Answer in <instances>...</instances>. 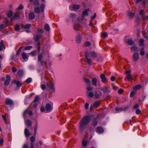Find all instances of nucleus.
Masks as SVG:
<instances>
[{"label": "nucleus", "mask_w": 148, "mask_h": 148, "mask_svg": "<svg viewBox=\"0 0 148 148\" xmlns=\"http://www.w3.org/2000/svg\"><path fill=\"white\" fill-rule=\"evenodd\" d=\"M43 58V56L42 54H40L38 57V60L39 62H40L41 63L42 65L43 64V61L42 60V59Z\"/></svg>", "instance_id": "4be33fe9"}, {"label": "nucleus", "mask_w": 148, "mask_h": 148, "mask_svg": "<svg viewBox=\"0 0 148 148\" xmlns=\"http://www.w3.org/2000/svg\"><path fill=\"white\" fill-rule=\"evenodd\" d=\"M31 26L30 24H26L24 25V27L26 29H28Z\"/></svg>", "instance_id": "6e6d98bb"}, {"label": "nucleus", "mask_w": 148, "mask_h": 148, "mask_svg": "<svg viewBox=\"0 0 148 148\" xmlns=\"http://www.w3.org/2000/svg\"><path fill=\"white\" fill-rule=\"evenodd\" d=\"M91 119L90 115L85 116L82 117L79 123V129L81 132H82L87 127V125Z\"/></svg>", "instance_id": "f257e3e1"}, {"label": "nucleus", "mask_w": 148, "mask_h": 148, "mask_svg": "<svg viewBox=\"0 0 148 148\" xmlns=\"http://www.w3.org/2000/svg\"><path fill=\"white\" fill-rule=\"evenodd\" d=\"M18 75L20 77L22 76L23 74V71L22 70H20L18 72Z\"/></svg>", "instance_id": "a19ab883"}, {"label": "nucleus", "mask_w": 148, "mask_h": 148, "mask_svg": "<svg viewBox=\"0 0 148 148\" xmlns=\"http://www.w3.org/2000/svg\"><path fill=\"white\" fill-rule=\"evenodd\" d=\"M30 54L32 56H34L36 55V52L35 51H34L33 52H32L30 53Z\"/></svg>", "instance_id": "bf43d9fd"}, {"label": "nucleus", "mask_w": 148, "mask_h": 148, "mask_svg": "<svg viewBox=\"0 0 148 148\" xmlns=\"http://www.w3.org/2000/svg\"><path fill=\"white\" fill-rule=\"evenodd\" d=\"M45 28L47 31H49L50 30V27L48 24H46L45 25Z\"/></svg>", "instance_id": "e433bc0d"}, {"label": "nucleus", "mask_w": 148, "mask_h": 148, "mask_svg": "<svg viewBox=\"0 0 148 148\" xmlns=\"http://www.w3.org/2000/svg\"><path fill=\"white\" fill-rule=\"evenodd\" d=\"M45 4H41V5L40 6V10H41V12H42L44 11V9L45 8Z\"/></svg>", "instance_id": "c9c22d12"}, {"label": "nucleus", "mask_w": 148, "mask_h": 148, "mask_svg": "<svg viewBox=\"0 0 148 148\" xmlns=\"http://www.w3.org/2000/svg\"><path fill=\"white\" fill-rule=\"evenodd\" d=\"M104 132L103 128L100 127H98L96 128V132L99 133H102Z\"/></svg>", "instance_id": "2eb2a0df"}, {"label": "nucleus", "mask_w": 148, "mask_h": 148, "mask_svg": "<svg viewBox=\"0 0 148 148\" xmlns=\"http://www.w3.org/2000/svg\"><path fill=\"white\" fill-rule=\"evenodd\" d=\"M24 134L26 137H29L31 135V134L29 132V130L26 128H25V129Z\"/></svg>", "instance_id": "a211bd4d"}, {"label": "nucleus", "mask_w": 148, "mask_h": 148, "mask_svg": "<svg viewBox=\"0 0 148 148\" xmlns=\"http://www.w3.org/2000/svg\"><path fill=\"white\" fill-rule=\"evenodd\" d=\"M34 11L36 13H39L40 12V9L39 7H36L35 8Z\"/></svg>", "instance_id": "7c9ffc66"}, {"label": "nucleus", "mask_w": 148, "mask_h": 148, "mask_svg": "<svg viewBox=\"0 0 148 148\" xmlns=\"http://www.w3.org/2000/svg\"><path fill=\"white\" fill-rule=\"evenodd\" d=\"M112 86L113 89L115 91L117 90L118 88L117 87L115 86L113 84H112Z\"/></svg>", "instance_id": "de8ad7c7"}, {"label": "nucleus", "mask_w": 148, "mask_h": 148, "mask_svg": "<svg viewBox=\"0 0 148 148\" xmlns=\"http://www.w3.org/2000/svg\"><path fill=\"white\" fill-rule=\"evenodd\" d=\"M139 106V105L138 104H137L135 105V106L133 107V108L134 109H136L138 108Z\"/></svg>", "instance_id": "e2e57ef3"}, {"label": "nucleus", "mask_w": 148, "mask_h": 148, "mask_svg": "<svg viewBox=\"0 0 148 148\" xmlns=\"http://www.w3.org/2000/svg\"><path fill=\"white\" fill-rule=\"evenodd\" d=\"M3 139L1 138H0V144L1 145H2L3 144Z\"/></svg>", "instance_id": "69168bd1"}, {"label": "nucleus", "mask_w": 148, "mask_h": 148, "mask_svg": "<svg viewBox=\"0 0 148 148\" xmlns=\"http://www.w3.org/2000/svg\"><path fill=\"white\" fill-rule=\"evenodd\" d=\"M47 87L49 88V89L52 90L53 91H54L55 90V88L54 87L53 84L51 82H49L47 83Z\"/></svg>", "instance_id": "39448f33"}, {"label": "nucleus", "mask_w": 148, "mask_h": 148, "mask_svg": "<svg viewBox=\"0 0 148 148\" xmlns=\"http://www.w3.org/2000/svg\"><path fill=\"white\" fill-rule=\"evenodd\" d=\"M14 82L16 84L17 87H20L22 85V83L19 81L14 80Z\"/></svg>", "instance_id": "b1692460"}, {"label": "nucleus", "mask_w": 148, "mask_h": 148, "mask_svg": "<svg viewBox=\"0 0 148 148\" xmlns=\"http://www.w3.org/2000/svg\"><path fill=\"white\" fill-rule=\"evenodd\" d=\"M10 80V76L9 75H7L6 77V79L5 82V85L8 86L9 84Z\"/></svg>", "instance_id": "f8f14e48"}, {"label": "nucleus", "mask_w": 148, "mask_h": 148, "mask_svg": "<svg viewBox=\"0 0 148 148\" xmlns=\"http://www.w3.org/2000/svg\"><path fill=\"white\" fill-rule=\"evenodd\" d=\"M25 123L28 127L31 126L32 125V123L29 120H25Z\"/></svg>", "instance_id": "5701e85b"}, {"label": "nucleus", "mask_w": 148, "mask_h": 148, "mask_svg": "<svg viewBox=\"0 0 148 148\" xmlns=\"http://www.w3.org/2000/svg\"><path fill=\"white\" fill-rule=\"evenodd\" d=\"M30 139L31 141L30 148H34L33 142L35 140V138L34 137L32 136L31 137Z\"/></svg>", "instance_id": "4468645a"}, {"label": "nucleus", "mask_w": 148, "mask_h": 148, "mask_svg": "<svg viewBox=\"0 0 148 148\" xmlns=\"http://www.w3.org/2000/svg\"><path fill=\"white\" fill-rule=\"evenodd\" d=\"M80 6L78 5H74L73 6L70 5L69 8V9L71 10H77L79 9L80 8Z\"/></svg>", "instance_id": "423d86ee"}, {"label": "nucleus", "mask_w": 148, "mask_h": 148, "mask_svg": "<svg viewBox=\"0 0 148 148\" xmlns=\"http://www.w3.org/2000/svg\"><path fill=\"white\" fill-rule=\"evenodd\" d=\"M76 17L75 14L74 13H71L69 16V19L66 20L67 22H71L73 21Z\"/></svg>", "instance_id": "20e7f679"}, {"label": "nucleus", "mask_w": 148, "mask_h": 148, "mask_svg": "<svg viewBox=\"0 0 148 148\" xmlns=\"http://www.w3.org/2000/svg\"><path fill=\"white\" fill-rule=\"evenodd\" d=\"M5 49V47L4 45H0V51L2 50L3 49Z\"/></svg>", "instance_id": "864d4df0"}, {"label": "nucleus", "mask_w": 148, "mask_h": 148, "mask_svg": "<svg viewBox=\"0 0 148 148\" xmlns=\"http://www.w3.org/2000/svg\"><path fill=\"white\" fill-rule=\"evenodd\" d=\"M23 148H29L28 145L26 144H25L23 146Z\"/></svg>", "instance_id": "774afa93"}, {"label": "nucleus", "mask_w": 148, "mask_h": 148, "mask_svg": "<svg viewBox=\"0 0 148 148\" xmlns=\"http://www.w3.org/2000/svg\"><path fill=\"white\" fill-rule=\"evenodd\" d=\"M127 42L129 45H133L134 43V42L132 39L128 40Z\"/></svg>", "instance_id": "c756f323"}, {"label": "nucleus", "mask_w": 148, "mask_h": 148, "mask_svg": "<svg viewBox=\"0 0 148 148\" xmlns=\"http://www.w3.org/2000/svg\"><path fill=\"white\" fill-rule=\"evenodd\" d=\"M87 91H90L92 90L93 89V87L92 86H90V85H89V86L87 87Z\"/></svg>", "instance_id": "58836bf2"}, {"label": "nucleus", "mask_w": 148, "mask_h": 148, "mask_svg": "<svg viewBox=\"0 0 148 148\" xmlns=\"http://www.w3.org/2000/svg\"><path fill=\"white\" fill-rule=\"evenodd\" d=\"M99 105V102L98 101H96L93 104V106L94 107H96Z\"/></svg>", "instance_id": "a18cd8bd"}, {"label": "nucleus", "mask_w": 148, "mask_h": 148, "mask_svg": "<svg viewBox=\"0 0 148 148\" xmlns=\"http://www.w3.org/2000/svg\"><path fill=\"white\" fill-rule=\"evenodd\" d=\"M140 54L142 56H143L145 54V52L144 51V48H142L140 50Z\"/></svg>", "instance_id": "ea45409f"}, {"label": "nucleus", "mask_w": 148, "mask_h": 148, "mask_svg": "<svg viewBox=\"0 0 148 148\" xmlns=\"http://www.w3.org/2000/svg\"><path fill=\"white\" fill-rule=\"evenodd\" d=\"M97 56V53L94 51H91L86 53L85 57L86 62L89 65H91L92 63L91 60L89 58L92 59L96 58Z\"/></svg>", "instance_id": "f03ea898"}, {"label": "nucleus", "mask_w": 148, "mask_h": 148, "mask_svg": "<svg viewBox=\"0 0 148 148\" xmlns=\"http://www.w3.org/2000/svg\"><path fill=\"white\" fill-rule=\"evenodd\" d=\"M136 91L134 90V91H133L131 92L130 95V96L131 98H132L134 97V95L136 93Z\"/></svg>", "instance_id": "79ce46f5"}, {"label": "nucleus", "mask_w": 148, "mask_h": 148, "mask_svg": "<svg viewBox=\"0 0 148 148\" xmlns=\"http://www.w3.org/2000/svg\"><path fill=\"white\" fill-rule=\"evenodd\" d=\"M38 31L39 33L42 34L43 32V30L42 29H38Z\"/></svg>", "instance_id": "680f3d73"}, {"label": "nucleus", "mask_w": 148, "mask_h": 148, "mask_svg": "<svg viewBox=\"0 0 148 148\" xmlns=\"http://www.w3.org/2000/svg\"><path fill=\"white\" fill-rule=\"evenodd\" d=\"M142 86L141 85H137L134 86L133 88L134 90L136 91V90L140 89L142 87Z\"/></svg>", "instance_id": "393cba45"}, {"label": "nucleus", "mask_w": 148, "mask_h": 148, "mask_svg": "<svg viewBox=\"0 0 148 148\" xmlns=\"http://www.w3.org/2000/svg\"><path fill=\"white\" fill-rule=\"evenodd\" d=\"M34 4L36 5H39V1L38 0H34Z\"/></svg>", "instance_id": "5fc2aeb1"}, {"label": "nucleus", "mask_w": 148, "mask_h": 148, "mask_svg": "<svg viewBox=\"0 0 148 148\" xmlns=\"http://www.w3.org/2000/svg\"><path fill=\"white\" fill-rule=\"evenodd\" d=\"M115 110L117 111H121L123 110V108L121 107L116 108H115Z\"/></svg>", "instance_id": "09e8293b"}, {"label": "nucleus", "mask_w": 148, "mask_h": 148, "mask_svg": "<svg viewBox=\"0 0 148 148\" xmlns=\"http://www.w3.org/2000/svg\"><path fill=\"white\" fill-rule=\"evenodd\" d=\"M23 8V6L22 5H20L18 8V10H21Z\"/></svg>", "instance_id": "13d9d810"}, {"label": "nucleus", "mask_w": 148, "mask_h": 148, "mask_svg": "<svg viewBox=\"0 0 148 148\" xmlns=\"http://www.w3.org/2000/svg\"><path fill=\"white\" fill-rule=\"evenodd\" d=\"M144 42V40L143 39H140L139 41L140 44L142 46L143 45Z\"/></svg>", "instance_id": "603ef678"}, {"label": "nucleus", "mask_w": 148, "mask_h": 148, "mask_svg": "<svg viewBox=\"0 0 148 148\" xmlns=\"http://www.w3.org/2000/svg\"><path fill=\"white\" fill-rule=\"evenodd\" d=\"M84 81L85 82L87 83L88 85H90V83L91 82V81L90 80L88 79L84 78Z\"/></svg>", "instance_id": "2f4dec72"}, {"label": "nucleus", "mask_w": 148, "mask_h": 148, "mask_svg": "<svg viewBox=\"0 0 148 148\" xmlns=\"http://www.w3.org/2000/svg\"><path fill=\"white\" fill-rule=\"evenodd\" d=\"M28 114L29 116H31L33 115V113L31 110H29L28 109H26L23 113V116L25 118L26 114Z\"/></svg>", "instance_id": "9d476101"}, {"label": "nucleus", "mask_w": 148, "mask_h": 148, "mask_svg": "<svg viewBox=\"0 0 148 148\" xmlns=\"http://www.w3.org/2000/svg\"><path fill=\"white\" fill-rule=\"evenodd\" d=\"M100 78L102 81L103 82H105L107 81V79L105 77V75L103 74H101L100 76Z\"/></svg>", "instance_id": "412c9836"}, {"label": "nucleus", "mask_w": 148, "mask_h": 148, "mask_svg": "<svg viewBox=\"0 0 148 148\" xmlns=\"http://www.w3.org/2000/svg\"><path fill=\"white\" fill-rule=\"evenodd\" d=\"M143 20H146L148 19V15L147 16L143 17Z\"/></svg>", "instance_id": "338daca9"}, {"label": "nucleus", "mask_w": 148, "mask_h": 148, "mask_svg": "<svg viewBox=\"0 0 148 148\" xmlns=\"http://www.w3.org/2000/svg\"><path fill=\"white\" fill-rule=\"evenodd\" d=\"M141 112V111L139 109H137L136 111V113L137 114H140Z\"/></svg>", "instance_id": "0e129e2a"}, {"label": "nucleus", "mask_w": 148, "mask_h": 148, "mask_svg": "<svg viewBox=\"0 0 148 148\" xmlns=\"http://www.w3.org/2000/svg\"><path fill=\"white\" fill-rule=\"evenodd\" d=\"M127 14L128 16L130 17V18H132L135 15L134 13L131 12H128Z\"/></svg>", "instance_id": "bb28decb"}, {"label": "nucleus", "mask_w": 148, "mask_h": 148, "mask_svg": "<svg viewBox=\"0 0 148 148\" xmlns=\"http://www.w3.org/2000/svg\"><path fill=\"white\" fill-rule=\"evenodd\" d=\"M79 26L78 25H76L74 26V29L76 31H78L79 30Z\"/></svg>", "instance_id": "3c124183"}, {"label": "nucleus", "mask_w": 148, "mask_h": 148, "mask_svg": "<svg viewBox=\"0 0 148 148\" xmlns=\"http://www.w3.org/2000/svg\"><path fill=\"white\" fill-rule=\"evenodd\" d=\"M5 103L7 105H11L13 103V101L9 99H5Z\"/></svg>", "instance_id": "ddd939ff"}, {"label": "nucleus", "mask_w": 148, "mask_h": 148, "mask_svg": "<svg viewBox=\"0 0 148 148\" xmlns=\"http://www.w3.org/2000/svg\"><path fill=\"white\" fill-rule=\"evenodd\" d=\"M101 95V93L99 91H95L94 93V95L96 99L99 98Z\"/></svg>", "instance_id": "1a4fd4ad"}, {"label": "nucleus", "mask_w": 148, "mask_h": 148, "mask_svg": "<svg viewBox=\"0 0 148 148\" xmlns=\"http://www.w3.org/2000/svg\"><path fill=\"white\" fill-rule=\"evenodd\" d=\"M126 78L129 80H132L133 79L131 74H128L126 76Z\"/></svg>", "instance_id": "f704fd0d"}, {"label": "nucleus", "mask_w": 148, "mask_h": 148, "mask_svg": "<svg viewBox=\"0 0 148 148\" xmlns=\"http://www.w3.org/2000/svg\"><path fill=\"white\" fill-rule=\"evenodd\" d=\"M87 95L89 97H92L93 96L94 94L92 91H87L86 92Z\"/></svg>", "instance_id": "a878e982"}, {"label": "nucleus", "mask_w": 148, "mask_h": 148, "mask_svg": "<svg viewBox=\"0 0 148 148\" xmlns=\"http://www.w3.org/2000/svg\"><path fill=\"white\" fill-rule=\"evenodd\" d=\"M91 82L93 86H97V80L96 78L94 77L92 78L91 79Z\"/></svg>", "instance_id": "6ab92c4d"}, {"label": "nucleus", "mask_w": 148, "mask_h": 148, "mask_svg": "<svg viewBox=\"0 0 148 148\" xmlns=\"http://www.w3.org/2000/svg\"><path fill=\"white\" fill-rule=\"evenodd\" d=\"M88 143V141L87 140H83L82 143L84 147L86 146Z\"/></svg>", "instance_id": "4c0bfd02"}, {"label": "nucleus", "mask_w": 148, "mask_h": 148, "mask_svg": "<svg viewBox=\"0 0 148 148\" xmlns=\"http://www.w3.org/2000/svg\"><path fill=\"white\" fill-rule=\"evenodd\" d=\"M101 36L102 38H105L108 36V34L106 32L101 33Z\"/></svg>", "instance_id": "c85d7f7f"}, {"label": "nucleus", "mask_w": 148, "mask_h": 148, "mask_svg": "<svg viewBox=\"0 0 148 148\" xmlns=\"http://www.w3.org/2000/svg\"><path fill=\"white\" fill-rule=\"evenodd\" d=\"M41 112H45L46 113L51 112L52 110V107L49 103H47L45 106V108L42 107L40 109Z\"/></svg>", "instance_id": "7ed1b4c3"}, {"label": "nucleus", "mask_w": 148, "mask_h": 148, "mask_svg": "<svg viewBox=\"0 0 148 148\" xmlns=\"http://www.w3.org/2000/svg\"><path fill=\"white\" fill-rule=\"evenodd\" d=\"M41 35H37L34 37V39L36 41H38L39 39L41 37Z\"/></svg>", "instance_id": "473e14b6"}, {"label": "nucleus", "mask_w": 148, "mask_h": 148, "mask_svg": "<svg viewBox=\"0 0 148 148\" xmlns=\"http://www.w3.org/2000/svg\"><path fill=\"white\" fill-rule=\"evenodd\" d=\"M139 58V54L138 53H135L133 56V60L135 61L138 60Z\"/></svg>", "instance_id": "f3484780"}, {"label": "nucleus", "mask_w": 148, "mask_h": 148, "mask_svg": "<svg viewBox=\"0 0 148 148\" xmlns=\"http://www.w3.org/2000/svg\"><path fill=\"white\" fill-rule=\"evenodd\" d=\"M39 99V97L38 96H36L34 100V102L35 103L37 102Z\"/></svg>", "instance_id": "49530a36"}, {"label": "nucleus", "mask_w": 148, "mask_h": 148, "mask_svg": "<svg viewBox=\"0 0 148 148\" xmlns=\"http://www.w3.org/2000/svg\"><path fill=\"white\" fill-rule=\"evenodd\" d=\"M32 79L29 77L28 79H27L26 80V82L27 83H29L32 82Z\"/></svg>", "instance_id": "4d7b16f0"}, {"label": "nucleus", "mask_w": 148, "mask_h": 148, "mask_svg": "<svg viewBox=\"0 0 148 148\" xmlns=\"http://www.w3.org/2000/svg\"><path fill=\"white\" fill-rule=\"evenodd\" d=\"M8 21H6L5 22L0 25V30L1 31L5 27L7 26V23Z\"/></svg>", "instance_id": "9b49d317"}, {"label": "nucleus", "mask_w": 148, "mask_h": 148, "mask_svg": "<svg viewBox=\"0 0 148 148\" xmlns=\"http://www.w3.org/2000/svg\"><path fill=\"white\" fill-rule=\"evenodd\" d=\"M124 92V90L121 89H120L118 91V92L119 94H122Z\"/></svg>", "instance_id": "052dcab7"}, {"label": "nucleus", "mask_w": 148, "mask_h": 148, "mask_svg": "<svg viewBox=\"0 0 148 148\" xmlns=\"http://www.w3.org/2000/svg\"><path fill=\"white\" fill-rule=\"evenodd\" d=\"M12 15V12L11 11H9L7 14V16L9 18L11 17Z\"/></svg>", "instance_id": "37998d69"}, {"label": "nucleus", "mask_w": 148, "mask_h": 148, "mask_svg": "<svg viewBox=\"0 0 148 148\" xmlns=\"http://www.w3.org/2000/svg\"><path fill=\"white\" fill-rule=\"evenodd\" d=\"M131 49L132 51H139V49H138L137 46H135L132 47L131 48Z\"/></svg>", "instance_id": "cd10ccee"}, {"label": "nucleus", "mask_w": 148, "mask_h": 148, "mask_svg": "<svg viewBox=\"0 0 148 148\" xmlns=\"http://www.w3.org/2000/svg\"><path fill=\"white\" fill-rule=\"evenodd\" d=\"M91 45V43L90 42L87 41L85 43L84 46L85 47H88Z\"/></svg>", "instance_id": "c03bdc74"}, {"label": "nucleus", "mask_w": 148, "mask_h": 148, "mask_svg": "<svg viewBox=\"0 0 148 148\" xmlns=\"http://www.w3.org/2000/svg\"><path fill=\"white\" fill-rule=\"evenodd\" d=\"M35 16L33 12H31L29 14V18L30 20H32L35 18Z\"/></svg>", "instance_id": "aec40b11"}, {"label": "nucleus", "mask_w": 148, "mask_h": 148, "mask_svg": "<svg viewBox=\"0 0 148 148\" xmlns=\"http://www.w3.org/2000/svg\"><path fill=\"white\" fill-rule=\"evenodd\" d=\"M32 46H27L25 47L24 49L25 50H30L32 48Z\"/></svg>", "instance_id": "8fccbe9b"}, {"label": "nucleus", "mask_w": 148, "mask_h": 148, "mask_svg": "<svg viewBox=\"0 0 148 148\" xmlns=\"http://www.w3.org/2000/svg\"><path fill=\"white\" fill-rule=\"evenodd\" d=\"M89 11V9L88 8L85 10L83 11L82 12V19H84V17L86 16H87L88 15V12Z\"/></svg>", "instance_id": "0eeeda50"}, {"label": "nucleus", "mask_w": 148, "mask_h": 148, "mask_svg": "<svg viewBox=\"0 0 148 148\" xmlns=\"http://www.w3.org/2000/svg\"><path fill=\"white\" fill-rule=\"evenodd\" d=\"M82 39V37L79 34H78L76 37V41L77 43L80 42Z\"/></svg>", "instance_id": "dca6fc26"}, {"label": "nucleus", "mask_w": 148, "mask_h": 148, "mask_svg": "<svg viewBox=\"0 0 148 148\" xmlns=\"http://www.w3.org/2000/svg\"><path fill=\"white\" fill-rule=\"evenodd\" d=\"M20 26L18 24H16L14 26V29L16 31H18L20 30Z\"/></svg>", "instance_id": "72a5a7b5"}, {"label": "nucleus", "mask_w": 148, "mask_h": 148, "mask_svg": "<svg viewBox=\"0 0 148 148\" xmlns=\"http://www.w3.org/2000/svg\"><path fill=\"white\" fill-rule=\"evenodd\" d=\"M21 55L24 61H26L28 60L29 56L26 53L22 52Z\"/></svg>", "instance_id": "6e6552de"}]
</instances>
